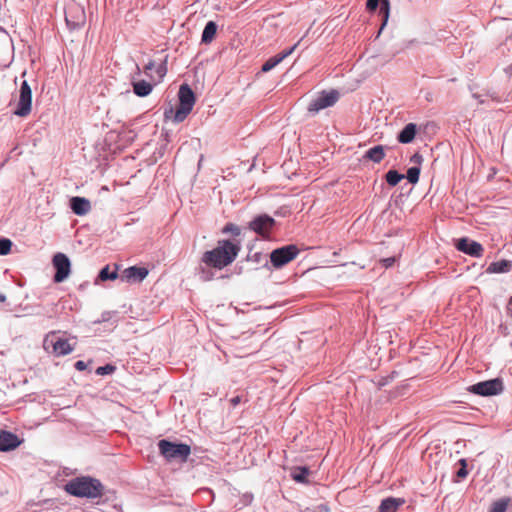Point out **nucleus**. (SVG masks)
<instances>
[{"mask_svg":"<svg viewBox=\"0 0 512 512\" xmlns=\"http://www.w3.org/2000/svg\"><path fill=\"white\" fill-rule=\"evenodd\" d=\"M239 251V245L229 240H222L218 242L216 248L203 254L202 262L208 267L221 270L236 259Z\"/></svg>","mask_w":512,"mask_h":512,"instance_id":"f257e3e1","label":"nucleus"},{"mask_svg":"<svg viewBox=\"0 0 512 512\" xmlns=\"http://www.w3.org/2000/svg\"><path fill=\"white\" fill-rule=\"evenodd\" d=\"M66 491L76 497L95 499L103 495L101 482L91 477H77L66 484Z\"/></svg>","mask_w":512,"mask_h":512,"instance_id":"f03ea898","label":"nucleus"},{"mask_svg":"<svg viewBox=\"0 0 512 512\" xmlns=\"http://www.w3.org/2000/svg\"><path fill=\"white\" fill-rule=\"evenodd\" d=\"M179 106L174 114V121L179 123L185 120L195 104V95L188 84H182L178 92Z\"/></svg>","mask_w":512,"mask_h":512,"instance_id":"7ed1b4c3","label":"nucleus"},{"mask_svg":"<svg viewBox=\"0 0 512 512\" xmlns=\"http://www.w3.org/2000/svg\"><path fill=\"white\" fill-rule=\"evenodd\" d=\"M159 451L167 460H179L185 462L190 453V446L183 443H173L168 440H160L158 443Z\"/></svg>","mask_w":512,"mask_h":512,"instance_id":"20e7f679","label":"nucleus"},{"mask_svg":"<svg viewBox=\"0 0 512 512\" xmlns=\"http://www.w3.org/2000/svg\"><path fill=\"white\" fill-rule=\"evenodd\" d=\"M299 252L300 250L296 245L289 244L274 249L270 253V261L274 268L279 269L294 260L298 256Z\"/></svg>","mask_w":512,"mask_h":512,"instance_id":"39448f33","label":"nucleus"},{"mask_svg":"<svg viewBox=\"0 0 512 512\" xmlns=\"http://www.w3.org/2000/svg\"><path fill=\"white\" fill-rule=\"evenodd\" d=\"M44 349L56 356H65L73 351V347L65 338L58 337L56 333L48 334L43 343Z\"/></svg>","mask_w":512,"mask_h":512,"instance_id":"423d86ee","label":"nucleus"},{"mask_svg":"<svg viewBox=\"0 0 512 512\" xmlns=\"http://www.w3.org/2000/svg\"><path fill=\"white\" fill-rule=\"evenodd\" d=\"M32 109V90L26 80L21 83L19 90V98L17 101L14 114L19 117H26L31 113Z\"/></svg>","mask_w":512,"mask_h":512,"instance_id":"0eeeda50","label":"nucleus"},{"mask_svg":"<svg viewBox=\"0 0 512 512\" xmlns=\"http://www.w3.org/2000/svg\"><path fill=\"white\" fill-rule=\"evenodd\" d=\"M468 391L480 396L498 395L503 391V382L499 378L478 382L470 386Z\"/></svg>","mask_w":512,"mask_h":512,"instance_id":"6e6552de","label":"nucleus"},{"mask_svg":"<svg viewBox=\"0 0 512 512\" xmlns=\"http://www.w3.org/2000/svg\"><path fill=\"white\" fill-rule=\"evenodd\" d=\"M52 264L56 270L54 275V282L61 283L68 278L71 272V263L69 258L64 253H56L53 256Z\"/></svg>","mask_w":512,"mask_h":512,"instance_id":"1a4fd4ad","label":"nucleus"},{"mask_svg":"<svg viewBox=\"0 0 512 512\" xmlns=\"http://www.w3.org/2000/svg\"><path fill=\"white\" fill-rule=\"evenodd\" d=\"M275 225V220L266 214L256 216L249 222V229L260 235L261 237H268Z\"/></svg>","mask_w":512,"mask_h":512,"instance_id":"9d476101","label":"nucleus"},{"mask_svg":"<svg viewBox=\"0 0 512 512\" xmlns=\"http://www.w3.org/2000/svg\"><path fill=\"white\" fill-rule=\"evenodd\" d=\"M455 247L458 251L475 258L482 257L484 253V248L479 242L467 237L458 239Z\"/></svg>","mask_w":512,"mask_h":512,"instance_id":"9b49d317","label":"nucleus"},{"mask_svg":"<svg viewBox=\"0 0 512 512\" xmlns=\"http://www.w3.org/2000/svg\"><path fill=\"white\" fill-rule=\"evenodd\" d=\"M338 97L339 95L336 91L323 92L309 104L308 110L310 112H318L322 109L330 107L337 102Z\"/></svg>","mask_w":512,"mask_h":512,"instance_id":"f8f14e48","label":"nucleus"},{"mask_svg":"<svg viewBox=\"0 0 512 512\" xmlns=\"http://www.w3.org/2000/svg\"><path fill=\"white\" fill-rule=\"evenodd\" d=\"M148 275V269L145 267L131 266L122 273V279L127 282H142Z\"/></svg>","mask_w":512,"mask_h":512,"instance_id":"ddd939ff","label":"nucleus"},{"mask_svg":"<svg viewBox=\"0 0 512 512\" xmlns=\"http://www.w3.org/2000/svg\"><path fill=\"white\" fill-rule=\"evenodd\" d=\"M380 2H381V6H380L379 12L382 16L383 21H382V24H381V27L379 30V34L382 32V30L384 29V27L386 26V24L388 22L389 11H390L389 0H367V3H366L367 9L370 11H374V10H376V8L378 7Z\"/></svg>","mask_w":512,"mask_h":512,"instance_id":"4468645a","label":"nucleus"},{"mask_svg":"<svg viewBox=\"0 0 512 512\" xmlns=\"http://www.w3.org/2000/svg\"><path fill=\"white\" fill-rule=\"evenodd\" d=\"M21 444L18 436L9 431L0 432V451L6 452L16 449Z\"/></svg>","mask_w":512,"mask_h":512,"instance_id":"2eb2a0df","label":"nucleus"},{"mask_svg":"<svg viewBox=\"0 0 512 512\" xmlns=\"http://www.w3.org/2000/svg\"><path fill=\"white\" fill-rule=\"evenodd\" d=\"M70 208L76 215L84 216L91 210V204L88 199L75 196L70 199Z\"/></svg>","mask_w":512,"mask_h":512,"instance_id":"dca6fc26","label":"nucleus"},{"mask_svg":"<svg viewBox=\"0 0 512 512\" xmlns=\"http://www.w3.org/2000/svg\"><path fill=\"white\" fill-rule=\"evenodd\" d=\"M65 20H66L67 25H69L73 29L80 27L85 22L84 10L81 7H76L75 9H70L66 13Z\"/></svg>","mask_w":512,"mask_h":512,"instance_id":"f3484780","label":"nucleus"},{"mask_svg":"<svg viewBox=\"0 0 512 512\" xmlns=\"http://www.w3.org/2000/svg\"><path fill=\"white\" fill-rule=\"evenodd\" d=\"M417 134V125L415 123H408L397 135V140L401 144L411 143Z\"/></svg>","mask_w":512,"mask_h":512,"instance_id":"a211bd4d","label":"nucleus"},{"mask_svg":"<svg viewBox=\"0 0 512 512\" xmlns=\"http://www.w3.org/2000/svg\"><path fill=\"white\" fill-rule=\"evenodd\" d=\"M404 503L405 500L403 498H385L380 503L379 512H397Z\"/></svg>","mask_w":512,"mask_h":512,"instance_id":"6ab92c4d","label":"nucleus"},{"mask_svg":"<svg viewBox=\"0 0 512 512\" xmlns=\"http://www.w3.org/2000/svg\"><path fill=\"white\" fill-rule=\"evenodd\" d=\"M295 49V46L291 47L288 50H285L271 58H269L262 66L263 72H268L272 70L274 67H276L280 62H282L287 56H289L293 50Z\"/></svg>","mask_w":512,"mask_h":512,"instance_id":"aec40b11","label":"nucleus"},{"mask_svg":"<svg viewBox=\"0 0 512 512\" xmlns=\"http://www.w3.org/2000/svg\"><path fill=\"white\" fill-rule=\"evenodd\" d=\"M512 268V262L510 260H500L490 263L487 267L486 272L488 274H500L508 273Z\"/></svg>","mask_w":512,"mask_h":512,"instance_id":"412c9836","label":"nucleus"},{"mask_svg":"<svg viewBox=\"0 0 512 512\" xmlns=\"http://www.w3.org/2000/svg\"><path fill=\"white\" fill-rule=\"evenodd\" d=\"M385 158V151L382 145H376L364 154V159L370 160L374 163H380Z\"/></svg>","mask_w":512,"mask_h":512,"instance_id":"4be33fe9","label":"nucleus"},{"mask_svg":"<svg viewBox=\"0 0 512 512\" xmlns=\"http://www.w3.org/2000/svg\"><path fill=\"white\" fill-rule=\"evenodd\" d=\"M133 92L139 97L148 96L153 89V85L145 80L133 82Z\"/></svg>","mask_w":512,"mask_h":512,"instance_id":"5701e85b","label":"nucleus"},{"mask_svg":"<svg viewBox=\"0 0 512 512\" xmlns=\"http://www.w3.org/2000/svg\"><path fill=\"white\" fill-rule=\"evenodd\" d=\"M217 32V25L214 21H209L202 32L201 41L203 43H211L215 38Z\"/></svg>","mask_w":512,"mask_h":512,"instance_id":"b1692460","label":"nucleus"},{"mask_svg":"<svg viewBox=\"0 0 512 512\" xmlns=\"http://www.w3.org/2000/svg\"><path fill=\"white\" fill-rule=\"evenodd\" d=\"M310 470L308 467H295L291 472V477L298 483H307Z\"/></svg>","mask_w":512,"mask_h":512,"instance_id":"393cba45","label":"nucleus"},{"mask_svg":"<svg viewBox=\"0 0 512 512\" xmlns=\"http://www.w3.org/2000/svg\"><path fill=\"white\" fill-rule=\"evenodd\" d=\"M118 277L117 267L114 270H110L109 266H105L99 272L98 279L101 281L115 280Z\"/></svg>","mask_w":512,"mask_h":512,"instance_id":"a878e982","label":"nucleus"},{"mask_svg":"<svg viewBox=\"0 0 512 512\" xmlns=\"http://www.w3.org/2000/svg\"><path fill=\"white\" fill-rule=\"evenodd\" d=\"M405 176L396 170H389L385 179L390 186H396Z\"/></svg>","mask_w":512,"mask_h":512,"instance_id":"bb28decb","label":"nucleus"},{"mask_svg":"<svg viewBox=\"0 0 512 512\" xmlns=\"http://www.w3.org/2000/svg\"><path fill=\"white\" fill-rule=\"evenodd\" d=\"M420 167L412 166L407 170L406 178L411 184H416L419 180Z\"/></svg>","mask_w":512,"mask_h":512,"instance_id":"cd10ccee","label":"nucleus"},{"mask_svg":"<svg viewBox=\"0 0 512 512\" xmlns=\"http://www.w3.org/2000/svg\"><path fill=\"white\" fill-rule=\"evenodd\" d=\"M509 499H500L491 505L490 512H505L507 510Z\"/></svg>","mask_w":512,"mask_h":512,"instance_id":"c85d7f7f","label":"nucleus"},{"mask_svg":"<svg viewBox=\"0 0 512 512\" xmlns=\"http://www.w3.org/2000/svg\"><path fill=\"white\" fill-rule=\"evenodd\" d=\"M12 247V242L8 238H0V255H7Z\"/></svg>","mask_w":512,"mask_h":512,"instance_id":"c756f323","label":"nucleus"},{"mask_svg":"<svg viewBox=\"0 0 512 512\" xmlns=\"http://www.w3.org/2000/svg\"><path fill=\"white\" fill-rule=\"evenodd\" d=\"M223 233H230L234 236H239L241 233V229L239 226L233 223H228L227 225L224 226Z\"/></svg>","mask_w":512,"mask_h":512,"instance_id":"7c9ffc66","label":"nucleus"},{"mask_svg":"<svg viewBox=\"0 0 512 512\" xmlns=\"http://www.w3.org/2000/svg\"><path fill=\"white\" fill-rule=\"evenodd\" d=\"M198 275L202 281H210L213 278V272L205 267L199 269Z\"/></svg>","mask_w":512,"mask_h":512,"instance_id":"2f4dec72","label":"nucleus"},{"mask_svg":"<svg viewBox=\"0 0 512 512\" xmlns=\"http://www.w3.org/2000/svg\"><path fill=\"white\" fill-rule=\"evenodd\" d=\"M114 371H115V366H113L111 364H107L105 366L98 367L96 369V374L103 376V375L112 374Z\"/></svg>","mask_w":512,"mask_h":512,"instance_id":"473e14b6","label":"nucleus"},{"mask_svg":"<svg viewBox=\"0 0 512 512\" xmlns=\"http://www.w3.org/2000/svg\"><path fill=\"white\" fill-rule=\"evenodd\" d=\"M459 462L461 464V468L457 471V476L459 478H465L468 474V471L466 469V460L461 459Z\"/></svg>","mask_w":512,"mask_h":512,"instance_id":"72a5a7b5","label":"nucleus"},{"mask_svg":"<svg viewBox=\"0 0 512 512\" xmlns=\"http://www.w3.org/2000/svg\"><path fill=\"white\" fill-rule=\"evenodd\" d=\"M422 156L419 154V153H415L411 158H410V162L415 164V166H419L421 165L422 163Z\"/></svg>","mask_w":512,"mask_h":512,"instance_id":"f704fd0d","label":"nucleus"},{"mask_svg":"<svg viewBox=\"0 0 512 512\" xmlns=\"http://www.w3.org/2000/svg\"><path fill=\"white\" fill-rule=\"evenodd\" d=\"M394 262H395V257H388V258H384V259L381 260V263L386 268L391 267L394 264Z\"/></svg>","mask_w":512,"mask_h":512,"instance_id":"c9c22d12","label":"nucleus"},{"mask_svg":"<svg viewBox=\"0 0 512 512\" xmlns=\"http://www.w3.org/2000/svg\"><path fill=\"white\" fill-rule=\"evenodd\" d=\"M74 367L78 371H84L87 368V364L84 361L79 360L75 362Z\"/></svg>","mask_w":512,"mask_h":512,"instance_id":"e433bc0d","label":"nucleus"},{"mask_svg":"<svg viewBox=\"0 0 512 512\" xmlns=\"http://www.w3.org/2000/svg\"><path fill=\"white\" fill-rule=\"evenodd\" d=\"M242 401L241 396H235L230 399V404L232 407H236L238 404H240Z\"/></svg>","mask_w":512,"mask_h":512,"instance_id":"4c0bfd02","label":"nucleus"},{"mask_svg":"<svg viewBox=\"0 0 512 512\" xmlns=\"http://www.w3.org/2000/svg\"><path fill=\"white\" fill-rule=\"evenodd\" d=\"M157 74L160 78H162L166 74V67L164 65L158 66Z\"/></svg>","mask_w":512,"mask_h":512,"instance_id":"58836bf2","label":"nucleus"},{"mask_svg":"<svg viewBox=\"0 0 512 512\" xmlns=\"http://www.w3.org/2000/svg\"><path fill=\"white\" fill-rule=\"evenodd\" d=\"M154 66H155L154 61H149V62L145 65V67H144L145 72H146V73H148L149 71H151V70L154 68Z\"/></svg>","mask_w":512,"mask_h":512,"instance_id":"ea45409f","label":"nucleus"},{"mask_svg":"<svg viewBox=\"0 0 512 512\" xmlns=\"http://www.w3.org/2000/svg\"><path fill=\"white\" fill-rule=\"evenodd\" d=\"M0 34L3 37L5 42H9V35L5 32L4 29L0 27Z\"/></svg>","mask_w":512,"mask_h":512,"instance_id":"a19ab883","label":"nucleus"},{"mask_svg":"<svg viewBox=\"0 0 512 512\" xmlns=\"http://www.w3.org/2000/svg\"><path fill=\"white\" fill-rule=\"evenodd\" d=\"M6 300V296L0 293V302H4Z\"/></svg>","mask_w":512,"mask_h":512,"instance_id":"79ce46f5","label":"nucleus"},{"mask_svg":"<svg viewBox=\"0 0 512 512\" xmlns=\"http://www.w3.org/2000/svg\"><path fill=\"white\" fill-rule=\"evenodd\" d=\"M473 97H475V98H477V99H479V98H480V96H479V95H477V94H473Z\"/></svg>","mask_w":512,"mask_h":512,"instance_id":"37998d69","label":"nucleus"}]
</instances>
